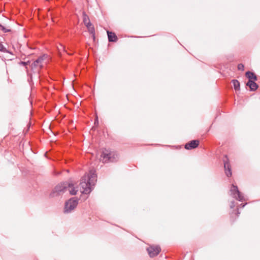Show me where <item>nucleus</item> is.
<instances>
[{"label": "nucleus", "instance_id": "nucleus-16", "mask_svg": "<svg viewBox=\"0 0 260 260\" xmlns=\"http://www.w3.org/2000/svg\"><path fill=\"white\" fill-rule=\"evenodd\" d=\"M86 26L88 28L89 31L90 32V33L94 35V29L93 27L92 26V25L91 24V26H90L89 25H88Z\"/></svg>", "mask_w": 260, "mask_h": 260}, {"label": "nucleus", "instance_id": "nucleus-9", "mask_svg": "<svg viewBox=\"0 0 260 260\" xmlns=\"http://www.w3.org/2000/svg\"><path fill=\"white\" fill-rule=\"evenodd\" d=\"M199 145L198 140H192L186 143L185 145V148L187 150L197 148Z\"/></svg>", "mask_w": 260, "mask_h": 260}, {"label": "nucleus", "instance_id": "nucleus-3", "mask_svg": "<svg viewBox=\"0 0 260 260\" xmlns=\"http://www.w3.org/2000/svg\"><path fill=\"white\" fill-rule=\"evenodd\" d=\"M101 157L104 162H113L117 161L118 155L115 152L105 149L102 152Z\"/></svg>", "mask_w": 260, "mask_h": 260}, {"label": "nucleus", "instance_id": "nucleus-19", "mask_svg": "<svg viewBox=\"0 0 260 260\" xmlns=\"http://www.w3.org/2000/svg\"><path fill=\"white\" fill-rule=\"evenodd\" d=\"M28 63H29V61H27V62L21 61L20 62V64L23 65L24 66H26V65H27L28 64Z\"/></svg>", "mask_w": 260, "mask_h": 260}, {"label": "nucleus", "instance_id": "nucleus-2", "mask_svg": "<svg viewBox=\"0 0 260 260\" xmlns=\"http://www.w3.org/2000/svg\"><path fill=\"white\" fill-rule=\"evenodd\" d=\"M67 190H69L72 195L76 194L78 191L77 187L72 182H63L57 184L53 189L50 196L52 198L57 197L63 194Z\"/></svg>", "mask_w": 260, "mask_h": 260}, {"label": "nucleus", "instance_id": "nucleus-4", "mask_svg": "<svg viewBox=\"0 0 260 260\" xmlns=\"http://www.w3.org/2000/svg\"><path fill=\"white\" fill-rule=\"evenodd\" d=\"M231 196L239 201H246L243 194L239 191L236 185L232 184L230 188Z\"/></svg>", "mask_w": 260, "mask_h": 260}, {"label": "nucleus", "instance_id": "nucleus-10", "mask_svg": "<svg viewBox=\"0 0 260 260\" xmlns=\"http://www.w3.org/2000/svg\"><path fill=\"white\" fill-rule=\"evenodd\" d=\"M255 81H248L246 84V85L249 87L251 91H255L258 87Z\"/></svg>", "mask_w": 260, "mask_h": 260}, {"label": "nucleus", "instance_id": "nucleus-7", "mask_svg": "<svg viewBox=\"0 0 260 260\" xmlns=\"http://www.w3.org/2000/svg\"><path fill=\"white\" fill-rule=\"evenodd\" d=\"M147 251L150 257H153L156 256L159 253L160 251V248L158 246H150L147 248Z\"/></svg>", "mask_w": 260, "mask_h": 260}, {"label": "nucleus", "instance_id": "nucleus-1", "mask_svg": "<svg viewBox=\"0 0 260 260\" xmlns=\"http://www.w3.org/2000/svg\"><path fill=\"white\" fill-rule=\"evenodd\" d=\"M96 181L95 171L91 170L89 173L85 174L80 180V190L82 194H88L92 190L93 186Z\"/></svg>", "mask_w": 260, "mask_h": 260}, {"label": "nucleus", "instance_id": "nucleus-23", "mask_svg": "<svg viewBox=\"0 0 260 260\" xmlns=\"http://www.w3.org/2000/svg\"><path fill=\"white\" fill-rule=\"evenodd\" d=\"M96 121L98 122V118H96V120H95V123H96Z\"/></svg>", "mask_w": 260, "mask_h": 260}, {"label": "nucleus", "instance_id": "nucleus-22", "mask_svg": "<svg viewBox=\"0 0 260 260\" xmlns=\"http://www.w3.org/2000/svg\"><path fill=\"white\" fill-rule=\"evenodd\" d=\"M60 47H61V48H62V49H63V50H64V51H67L65 50V48H64V47L63 46L61 45V46H60Z\"/></svg>", "mask_w": 260, "mask_h": 260}, {"label": "nucleus", "instance_id": "nucleus-18", "mask_svg": "<svg viewBox=\"0 0 260 260\" xmlns=\"http://www.w3.org/2000/svg\"><path fill=\"white\" fill-rule=\"evenodd\" d=\"M244 65L242 63H240L238 65V69L240 71H243L244 70Z\"/></svg>", "mask_w": 260, "mask_h": 260}, {"label": "nucleus", "instance_id": "nucleus-14", "mask_svg": "<svg viewBox=\"0 0 260 260\" xmlns=\"http://www.w3.org/2000/svg\"><path fill=\"white\" fill-rule=\"evenodd\" d=\"M232 82L236 90H239L240 89V83L237 80H233Z\"/></svg>", "mask_w": 260, "mask_h": 260}, {"label": "nucleus", "instance_id": "nucleus-17", "mask_svg": "<svg viewBox=\"0 0 260 260\" xmlns=\"http://www.w3.org/2000/svg\"><path fill=\"white\" fill-rule=\"evenodd\" d=\"M0 51L3 52H8L7 49L4 46V45L0 43Z\"/></svg>", "mask_w": 260, "mask_h": 260}, {"label": "nucleus", "instance_id": "nucleus-5", "mask_svg": "<svg viewBox=\"0 0 260 260\" xmlns=\"http://www.w3.org/2000/svg\"><path fill=\"white\" fill-rule=\"evenodd\" d=\"M78 204V200L75 198L70 199L65 204L64 212L65 213L71 212L74 210Z\"/></svg>", "mask_w": 260, "mask_h": 260}, {"label": "nucleus", "instance_id": "nucleus-6", "mask_svg": "<svg viewBox=\"0 0 260 260\" xmlns=\"http://www.w3.org/2000/svg\"><path fill=\"white\" fill-rule=\"evenodd\" d=\"M48 56L46 54H43V55L38 57L33 63L31 64L32 68H36L39 67L40 68H43L44 64L46 63Z\"/></svg>", "mask_w": 260, "mask_h": 260}, {"label": "nucleus", "instance_id": "nucleus-21", "mask_svg": "<svg viewBox=\"0 0 260 260\" xmlns=\"http://www.w3.org/2000/svg\"><path fill=\"white\" fill-rule=\"evenodd\" d=\"M246 204H247V203H245L244 204H241L238 207H239V208H243Z\"/></svg>", "mask_w": 260, "mask_h": 260}, {"label": "nucleus", "instance_id": "nucleus-13", "mask_svg": "<svg viewBox=\"0 0 260 260\" xmlns=\"http://www.w3.org/2000/svg\"><path fill=\"white\" fill-rule=\"evenodd\" d=\"M83 22H84L85 25H86V26H87L88 25H89L90 26H91V23L89 21V18L85 14V13H83Z\"/></svg>", "mask_w": 260, "mask_h": 260}, {"label": "nucleus", "instance_id": "nucleus-15", "mask_svg": "<svg viewBox=\"0 0 260 260\" xmlns=\"http://www.w3.org/2000/svg\"><path fill=\"white\" fill-rule=\"evenodd\" d=\"M0 29L1 30H2L4 32H10L11 31L10 29L6 28V27H5L4 26L1 25V24H0Z\"/></svg>", "mask_w": 260, "mask_h": 260}, {"label": "nucleus", "instance_id": "nucleus-20", "mask_svg": "<svg viewBox=\"0 0 260 260\" xmlns=\"http://www.w3.org/2000/svg\"><path fill=\"white\" fill-rule=\"evenodd\" d=\"M235 206V202L234 201H232L231 202V204H230V207L231 208H233Z\"/></svg>", "mask_w": 260, "mask_h": 260}, {"label": "nucleus", "instance_id": "nucleus-11", "mask_svg": "<svg viewBox=\"0 0 260 260\" xmlns=\"http://www.w3.org/2000/svg\"><path fill=\"white\" fill-rule=\"evenodd\" d=\"M107 34L109 42H114L117 40V37L114 33L107 31Z\"/></svg>", "mask_w": 260, "mask_h": 260}, {"label": "nucleus", "instance_id": "nucleus-8", "mask_svg": "<svg viewBox=\"0 0 260 260\" xmlns=\"http://www.w3.org/2000/svg\"><path fill=\"white\" fill-rule=\"evenodd\" d=\"M223 163H224V168L225 170V173L227 177H229L232 175V172L231 167L229 162V159L227 157V155H225L223 157Z\"/></svg>", "mask_w": 260, "mask_h": 260}, {"label": "nucleus", "instance_id": "nucleus-12", "mask_svg": "<svg viewBox=\"0 0 260 260\" xmlns=\"http://www.w3.org/2000/svg\"><path fill=\"white\" fill-rule=\"evenodd\" d=\"M246 76L249 79L248 81H256L257 77L252 72L250 71H247L246 73Z\"/></svg>", "mask_w": 260, "mask_h": 260}]
</instances>
